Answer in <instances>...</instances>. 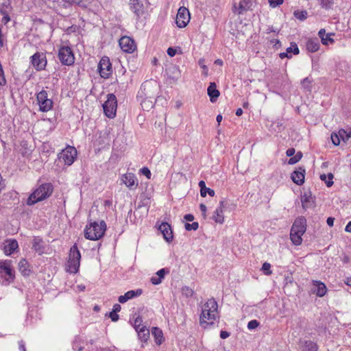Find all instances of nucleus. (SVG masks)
I'll use <instances>...</instances> for the list:
<instances>
[{"label": "nucleus", "instance_id": "17", "mask_svg": "<svg viewBox=\"0 0 351 351\" xmlns=\"http://www.w3.org/2000/svg\"><path fill=\"white\" fill-rule=\"evenodd\" d=\"M305 169L300 167L291 173L292 181L298 185H302L304 182Z\"/></svg>", "mask_w": 351, "mask_h": 351}, {"label": "nucleus", "instance_id": "53", "mask_svg": "<svg viewBox=\"0 0 351 351\" xmlns=\"http://www.w3.org/2000/svg\"><path fill=\"white\" fill-rule=\"evenodd\" d=\"M141 105L144 109H149L152 108L154 106V103L152 101H147L145 99L143 101H142Z\"/></svg>", "mask_w": 351, "mask_h": 351}, {"label": "nucleus", "instance_id": "28", "mask_svg": "<svg viewBox=\"0 0 351 351\" xmlns=\"http://www.w3.org/2000/svg\"><path fill=\"white\" fill-rule=\"evenodd\" d=\"M19 269L23 276H29L32 271L29 264L25 258H23L19 261Z\"/></svg>", "mask_w": 351, "mask_h": 351}, {"label": "nucleus", "instance_id": "3", "mask_svg": "<svg viewBox=\"0 0 351 351\" xmlns=\"http://www.w3.org/2000/svg\"><path fill=\"white\" fill-rule=\"evenodd\" d=\"M81 254L77 247L73 245L69 251V259L66 265V270L71 274H75L78 271L80 265Z\"/></svg>", "mask_w": 351, "mask_h": 351}, {"label": "nucleus", "instance_id": "14", "mask_svg": "<svg viewBox=\"0 0 351 351\" xmlns=\"http://www.w3.org/2000/svg\"><path fill=\"white\" fill-rule=\"evenodd\" d=\"M226 206V202L224 200H221L219 202V206L214 211L212 218L216 223L221 224L224 222L223 212Z\"/></svg>", "mask_w": 351, "mask_h": 351}, {"label": "nucleus", "instance_id": "47", "mask_svg": "<svg viewBox=\"0 0 351 351\" xmlns=\"http://www.w3.org/2000/svg\"><path fill=\"white\" fill-rule=\"evenodd\" d=\"M260 323L256 319L251 320L247 324V328L249 330H254L256 329Z\"/></svg>", "mask_w": 351, "mask_h": 351}, {"label": "nucleus", "instance_id": "63", "mask_svg": "<svg viewBox=\"0 0 351 351\" xmlns=\"http://www.w3.org/2000/svg\"><path fill=\"white\" fill-rule=\"evenodd\" d=\"M184 219L187 221H192L194 219V217L191 214H186L184 215Z\"/></svg>", "mask_w": 351, "mask_h": 351}, {"label": "nucleus", "instance_id": "57", "mask_svg": "<svg viewBox=\"0 0 351 351\" xmlns=\"http://www.w3.org/2000/svg\"><path fill=\"white\" fill-rule=\"evenodd\" d=\"M151 282L153 285H159L160 283H161L162 279H160L158 276L155 275L151 278Z\"/></svg>", "mask_w": 351, "mask_h": 351}, {"label": "nucleus", "instance_id": "25", "mask_svg": "<svg viewBox=\"0 0 351 351\" xmlns=\"http://www.w3.org/2000/svg\"><path fill=\"white\" fill-rule=\"evenodd\" d=\"M252 5V3L250 0H241L239 5L237 6L236 3L234 5L233 12L238 14H242L243 12L247 11L250 9Z\"/></svg>", "mask_w": 351, "mask_h": 351}, {"label": "nucleus", "instance_id": "62", "mask_svg": "<svg viewBox=\"0 0 351 351\" xmlns=\"http://www.w3.org/2000/svg\"><path fill=\"white\" fill-rule=\"evenodd\" d=\"M199 208H200V210L202 213V215L206 217V210H207V208L206 206L203 204H201L200 206H199Z\"/></svg>", "mask_w": 351, "mask_h": 351}, {"label": "nucleus", "instance_id": "30", "mask_svg": "<svg viewBox=\"0 0 351 351\" xmlns=\"http://www.w3.org/2000/svg\"><path fill=\"white\" fill-rule=\"evenodd\" d=\"M32 248L39 254H42L45 252V243L42 239L34 237L32 240Z\"/></svg>", "mask_w": 351, "mask_h": 351}, {"label": "nucleus", "instance_id": "13", "mask_svg": "<svg viewBox=\"0 0 351 351\" xmlns=\"http://www.w3.org/2000/svg\"><path fill=\"white\" fill-rule=\"evenodd\" d=\"M119 45L123 51L128 53H133L136 49L134 40L129 36H122L119 40Z\"/></svg>", "mask_w": 351, "mask_h": 351}, {"label": "nucleus", "instance_id": "54", "mask_svg": "<svg viewBox=\"0 0 351 351\" xmlns=\"http://www.w3.org/2000/svg\"><path fill=\"white\" fill-rule=\"evenodd\" d=\"M321 40L323 45H328V42H333V39L331 38V34L325 35V36L322 38Z\"/></svg>", "mask_w": 351, "mask_h": 351}, {"label": "nucleus", "instance_id": "59", "mask_svg": "<svg viewBox=\"0 0 351 351\" xmlns=\"http://www.w3.org/2000/svg\"><path fill=\"white\" fill-rule=\"evenodd\" d=\"M230 333L228 331L221 330V332H220V337L223 339L228 338V337H230Z\"/></svg>", "mask_w": 351, "mask_h": 351}, {"label": "nucleus", "instance_id": "11", "mask_svg": "<svg viewBox=\"0 0 351 351\" xmlns=\"http://www.w3.org/2000/svg\"><path fill=\"white\" fill-rule=\"evenodd\" d=\"M191 19L189 10L184 6H181L177 13L176 23L178 27H185Z\"/></svg>", "mask_w": 351, "mask_h": 351}, {"label": "nucleus", "instance_id": "55", "mask_svg": "<svg viewBox=\"0 0 351 351\" xmlns=\"http://www.w3.org/2000/svg\"><path fill=\"white\" fill-rule=\"evenodd\" d=\"M141 172L143 175L145 176L147 178H148V179L151 178L152 173L147 167H143L141 169Z\"/></svg>", "mask_w": 351, "mask_h": 351}, {"label": "nucleus", "instance_id": "7", "mask_svg": "<svg viewBox=\"0 0 351 351\" xmlns=\"http://www.w3.org/2000/svg\"><path fill=\"white\" fill-rule=\"evenodd\" d=\"M37 102L41 112H48L53 107V101L48 98V94L46 90H42L37 94Z\"/></svg>", "mask_w": 351, "mask_h": 351}, {"label": "nucleus", "instance_id": "43", "mask_svg": "<svg viewBox=\"0 0 351 351\" xmlns=\"http://www.w3.org/2000/svg\"><path fill=\"white\" fill-rule=\"evenodd\" d=\"M319 5L325 9H329L333 5V0H318Z\"/></svg>", "mask_w": 351, "mask_h": 351}, {"label": "nucleus", "instance_id": "23", "mask_svg": "<svg viewBox=\"0 0 351 351\" xmlns=\"http://www.w3.org/2000/svg\"><path fill=\"white\" fill-rule=\"evenodd\" d=\"M300 52L299 48L298 45L293 43L291 44V46L287 47L285 52H282L279 54V57L281 59H284L285 58H291L293 56L298 54Z\"/></svg>", "mask_w": 351, "mask_h": 351}, {"label": "nucleus", "instance_id": "29", "mask_svg": "<svg viewBox=\"0 0 351 351\" xmlns=\"http://www.w3.org/2000/svg\"><path fill=\"white\" fill-rule=\"evenodd\" d=\"M302 351H317V344L311 340L300 341Z\"/></svg>", "mask_w": 351, "mask_h": 351}, {"label": "nucleus", "instance_id": "8", "mask_svg": "<svg viewBox=\"0 0 351 351\" xmlns=\"http://www.w3.org/2000/svg\"><path fill=\"white\" fill-rule=\"evenodd\" d=\"M58 58L64 65H72L75 61L73 52L69 47H62L59 49Z\"/></svg>", "mask_w": 351, "mask_h": 351}, {"label": "nucleus", "instance_id": "34", "mask_svg": "<svg viewBox=\"0 0 351 351\" xmlns=\"http://www.w3.org/2000/svg\"><path fill=\"white\" fill-rule=\"evenodd\" d=\"M304 234H299L298 232H290V239L295 245H300L302 243V237Z\"/></svg>", "mask_w": 351, "mask_h": 351}, {"label": "nucleus", "instance_id": "52", "mask_svg": "<svg viewBox=\"0 0 351 351\" xmlns=\"http://www.w3.org/2000/svg\"><path fill=\"white\" fill-rule=\"evenodd\" d=\"M268 2L271 7L276 8L277 6H279L280 5L282 4L284 0H268Z\"/></svg>", "mask_w": 351, "mask_h": 351}, {"label": "nucleus", "instance_id": "48", "mask_svg": "<svg viewBox=\"0 0 351 351\" xmlns=\"http://www.w3.org/2000/svg\"><path fill=\"white\" fill-rule=\"evenodd\" d=\"M198 64H199V65L200 66V67L203 70L202 71L203 75H204L205 76H207L208 75V67L204 64V59H200L198 61Z\"/></svg>", "mask_w": 351, "mask_h": 351}, {"label": "nucleus", "instance_id": "22", "mask_svg": "<svg viewBox=\"0 0 351 351\" xmlns=\"http://www.w3.org/2000/svg\"><path fill=\"white\" fill-rule=\"evenodd\" d=\"M18 242L14 239L7 240L3 245V252L5 255H11L14 252L18 249Z\"/></svg>", "mask_w": 351, "mask_h": 351}, {"label": "nucleus", "instance_id": "61", "mask_svg": "<svg viewBox=\"0 0 351 351\" xmlns=\"http://www.w3.org/2000/svg\"><path fill=\"white\" fill-rule=\"evenodd\" d=\"M295 149L289 148L287 150L286 154L287 156L291 157L295 154Z\"/></svg>", "mask_w": 351, "mask_h": 351}, {"label": "nucleus", "instance_id": "49", "mask_svg": "<svg viewBox=\"0 0 351 351\" xmlns=\"http://www.w3.org/2000/svg\"><path fill=\"white\" fill-rule=\"evenodd\" d=\"M331 140H332V143L335 145H339L341 139H340L339 133L338 134L332 133L331 134Z\"/></svg>", "mask_w": 351, "mask_h": 351}, {"label": "nucleus", "instance_id": "41", "mask_svg": "<svg viewBox=\"0 0 351 351\" xmlns=\"http://www.w3.org/2000/svg\"><path fill=\"white\" fill-rule=\"evenodd\" d=\"M302 154L301 152H298L295 156L293 155L289 160L288 163L289 165H294L301 160Z\"/></svg>", "mask_w": 351, "mask_h": 351}, {"label": "nucleus", "instance_id": "2", "mask_svg": "<svg viewBox=\"0 0 351 351\" xmlns=\"http://www.w3.org/2000/svg\"><path fill=\"white\" fill-rule=\"evenodd\" d=\"M53 192V186L50 183H45L38 186L28 197L27 204L33 205L47 198Z\"/></svg>", "mask_w": 351, "mask_h": 351}, {"label": "nucleus", "instance_id": "26", "mask_svg": "<svg viewBox=\"0 0 351 351\" xmlns=\"http://www.w3.org/2000/svg\"><path fill=\"white\" fill-rule=\"evenodd\" d=\"M151 333L154 338L155 343L160 346L165 341L162 330L158 327H152Z\"/></svg>", "mask_w": 351, "mask_h": 351}, {"label": "nucleus", "instance_id": "56", "mask_svg": "<svg viewBox=\"0 0 351 351\" xmlns=\"http://www.w3.org/2000/svg\"><path fill=\"white\" fill-rule=\"evenodd\" d=\"M168 271L166 270V269H161L156 273V275L162 280L165 277V274Z\"/></svg>", "mask_w": 351, "mask_h": 351}, {"label": "nucleus", "instance_id": "20", "mask_svg": "<svg viewBox=\"0 0 351 351\" xmlns=\"http://www.w3.org/2000/svg\"><path fill=\"white\" fill-rule=\"evenodd\" d=\"M12 8L9 3H3L0 5V14L3 16L2 23L7 24L10 21V12Z\"/></svg>", "mask_w": 351, "mask_h": 351}, {"label": "nucleus", "instance_id": "6", "mask_svg": "<svg viewBox=\"0 0 351 351\" xmlns=\"http://www.w3.org/2000/svg\"><path fill=\"white\" fill-rule=\"evenodd\" d=\"M117 108L116 96L114 94H109L107 100L103 104L104 114L108 118L113 119L116 116Z\"/></svg>", "mask_w": 351, "mask_h": 351}, {"label": "nucleus", "instance_id": "24", "mask_svg": "<svg viewBox=\"0 0 351 351\" xmlns=\"http://www.w3.org/2000/svg\"><path fill=\"white\" fill-rule=\"evenodd\" d=\"M131 10L138 18L143 14V5L139 0H130Z\"/></svg>", "mask_w": 351, "mask_h": 351}, {"label": "nucleus", "instance_id": "16", "mask_svg": "<svg viewBox=\"0 0 351 351\" xmlns=\"http://www.w3.org/2000/svg\"><path fill=\"white\" fill-rule=\"evenodd\" d=\"M121 181L130 189H134L138 186L136 178L132 173L123 174L121 176Z\"/></svg>", "mask_w": 351, "mask_h": 351}, {"label": "nucleus", "instance_id": "40", "mask_svg": "<svg viewBox=\"0 0 351 351\" xmlns=\"http://www.w3.org/2000/svg\"><path fill=\"white\" fill-rule=\"evenodd\" d=\"M193 293V290L188 286H184L182 288V294L186 298L192 297Z\"/></svg>", "mask_w": 351, "mask_h": 351}, {"label": "nucleus", "instance_id": "31", "mask_svg": "<svg viewBox=\"0 0 351 351\" xmlns=\"http://www.w3.org/2000/svg\"><path fill=\"white\" fill-rule=\"evenodd\" d=\"M207 92L211 102H215L220 95L219 91L217 89L215 82L210 83Z\"/></svg>", "mask_w": 351, "mask_h": 351}, {"label": "nucleus", "instance_id": "50", "mask_svg": "<svg viewBox=\"0 0 351 351\" xmlns=\"http://www.w3.org/2000/svg\"><path fill=\"white\" fill-rule=\"evenodd\" d=\"M204 307H217V303L214 298H210L206 302Z\"/></svg>", "mask_w": 351, "mask_h": 351}, {"label": "nucleus", "instance_id": "51", "mask_svg": "<svg viewBox=\"0 0 351 351\" xmlns=\"http://www.w3.org/2000/svg\"><path fill=\"white\" fill-rule=\"evenodd\" d=\"M199 186L200 187V194L202 197H206V184L205 182L203 180H201L199 182Z\"/></svg>", "mask_w": 351, "mask_h": 351}, {"label": "nucleus", "instance_id": "44", "mask_svg": "<svg viewBox=\"0 0 351 351\" xmlns=\"http://www.w3.org/2000/svg\"><path fill=\"white\" fill-rule=\"evenodd\" d=\"M261 271L264 273V274L269 276L272 274V271L271 270V265L269 263H264L263 264Z\"/></svg>", "mask_w": 351, "mask_h": 351}, {"label": "nucleus", "instance_id": "19", "mask_svg": "<svg viewBox=\"0 0 351 351\" xmlns=\"http://www.w3.org/2000/svg\"><path fill=\"white\" fill-rule=\"evenodd\" d=\"M142 293H143V291L141 289H138L136 290L128 291L124 295H120L118 298V301L120 303L123 304L129 300H131L135 297L141 295L142 294Z\"/></svg>", "mask_w": 351, "mask_h": 351}, {"label": "nucleus", "instance_id": "42", "mask_svg": "<svg viewBox=\"0 0 351 351\" xmlns=\"http://www.w3.org/2000/svg\"><path fill=\"white\" fill-rule=\"evenodd\" d=\"M338 133L339 134L340 139L344 142L348 141L349 138L351 137V132L348 134L346 130L343 129L340 130Z\"/></svg>", "mask_w": 351, "mask_h": 351}, {"label": "nucleus", "instance_id": "32", "mask_svg": "<svg viewBox=\"0 0 351 351\" xmlns=\"http://www.w3.org/2000/svg\"><path fill=\"white\" fill-rule=\"evenodd\" d=\"M136 332L138 334V339L142 342L147 341L149 338L150 331L145 326H142V327L136 330Z\"/></svg>", "mask_w": 351, "mask_h": 351}, {"label": "nucleus", "instance_id": "36", "mask_svg": "<svg viewBox=\"0 0 351 351\" xmlns=\"http://www.w3.org/2000/svg\"><path fill=\"white\" fill-rule=\"evenodd\" d=\"M333 178H334V176L331 173H329L327 175H326V174L320 175V179L322 181L325 182V183L328 187H330L333 184V181H332Z\"/></svg>", "mask_w": 351, "mask_h": 351}, {"label": "nucleus", "instance_id": "46", "mask_svg": "<svg viewBox=\"0 0 351 351\" xmlns=\"http://www.w3.org/2000/svg\"><path fill=\"white\" fill-rule=\"evenodd\" d=\"M199 228V223L197 222H193L192 223H186L185 224V229L188 231L197 230Z\"/></svg>", "mask_w": 351, "mask_h": 351}, {"label": "nucleus", "instance_id": "45", "mask_svg": "<svg viewBox=\"0 0 351 351\" xmlns=\"http://www.w3.org/2000/svg\"><path fill=\"white\" fill-rule=\"evenodd\" d=\"M307 12L306 11H295L294 12V16L300 19V20H304L307 17Z\"/></svg>", "mask_w": 351, "mask_h": 351}, {"label": "nucleus", "instance_id": "12", "mask_svg": "<svg viewBox=\"0 0 351 351\" xmlns=\"http://www.w3.org/2000/svg\"><path fill=\"white\" fill-rule=\"evenodd\" d=\"M98 69L101 77L107 79L112 73V64L110 59L104 56L101 58L98 65Z\"/></svg>", "mask_w": 351, "mask_h": 351}, {"label": "nucleus", "instance_id": "21", "mask_svg": "<svg viewBox=\"0 0 351 351\" xmlns=\"http://www.w3.org/2000/svg\"><path fill=\"white\" fill-rule=\"evenodd\" d=\"M159 230L163 234L164 239L170 242L173 239V232L170 225L167 223H162L159 226Z\"/></svg>", "mask_w": 351, "mask_h": 351}, {"label": "nucleus", "instance_id": "4", "mask_svg": "<svg viewBox=\"0 0 351 351\" xmlns=\"http://www.w3.org/2000/svg\"><path fill=\"white\" fill-rule=\"evenodd\" d=\"M0 277L3 279V284L9 285L13 282L15 275L10 260L0 261Z\"/></svg>", "mask_w": 351, "mask_h": 351}, {"label": "nucleus", "instance_id": "27", "mask_svg": "<svg viewBox=\"0 0 351 351\" xmlns=\"http://www.w3.org/2000/svg\"><path fill=\"white\" fill-rule=\"evenodd\" d=\"M130 323L134 327L135 330L141 328L143 325V318L139 313L132 314L130 317Z\"/></svg>", "mask_w": 351, "mask_h": 351}, {"label": "nucleus", "instance_id": "39", "mask_svg": "<svg viewBox=\"0 0 351 351\" xmlns=\"http://www.w3.org/2000/svg\"><path fill=\"white\" fill-rule=\"evenodd\" d=\"M311 82L312 81L308 77H306L302 81L301 84L305 90L310 92L312 87Z\"/></svg>", "mask_w": 351, "mask_h": 351}, {"label": "nucleus", "instance_id": "15", "mask_svg": "<svg viewBox=\"0 0 351 351\" xmlns=\"http://www.w3.org/2000/svg\"><path fill=\"white\" fill-rule=\"evenodd\" d=\"M306 229V219L303 217L297 218L292 227V232H298L299 234H304Z\"/></svg>", "mask_w": 351, "mask_h": 351}, {"label": "nucleus", "instance_id": "33", "mask_svg": "<svg viewBox=\"0 0 351 351\" xmlns=\"http://www.w3.org/2000/svg\"><path fill=\"white\" fill-rule=\"evenodd\" d=\"M319 48V42L317 38L309 39L306 43V49L310 52H315Z\"/></svg>", "mask_w": 351, "mask_h": 351}, {"label": "nucleus", "instance_id": "5", "mask_svg": "<svg viewBox=\"0 0 351 351\" xmlns=\"http://www.w3.org/2000/svg\"><path fill=\"white\" fill-rule=\"evenodd\" d=\"M202 314L199 317V323L204 328H206L208 326L213 325V322L216 320L217 318L219 317L218 308H213V311L211 308H202Z\"/></svg>", "mask_w": 351, "mask_h": 351}, {"label": "nucleus", "instance_id": "35", "mask_svg": "<svg viewBox=\"0 0 351 351\" xmlns=\"http://www.w3.org/2000/svg\"><path fill=\"white\" fill-rule=\"evenodd\" d=\"M301 202H302V207L304 208H307L312 205L313 198L311 195H308L306 193H305L301 197Z\"/></svg>", "mask_w": 351, "mask_h": 351}, {"label": "nucleus", "instance_id": "1", "mask_svg": "<svg viewBox=\"0 0 351 351\" xmlns=\"http://www.w3.org/2000/svg\"><path fill=\"white\" fill-rule=\"evenodd\" d=\"M106 230L105 221H101L99 223L90 222L84 229V237L86 239L96 241L101 238Z\"/></svg>", "mask_w": 351, "mask_h": 351}, {"label": "nucleus", "instance_id": "9", "mask_svg": "<svg viewBox=\"0 0 351 351\" xmlns=\"http://www.w3.org/2000/svg\"><path fill=\"white\" fill-rule=\"evenodd\" d=\"M30 62L37 71L45 70L47 64L46 55L41 52H36L32 55L30 57Z\"/></svg>", "mask_w": 351, "mask_h": 351}, {"label": "nucleus", "instance_id": "18", "mask_svg": "<svg viewBox=\"0 0 351 351\" xmlns=\"http://www.w3.org/2000/svg\"><path fill=\"white\" fill-rule=\"evenodd\" d=\"M311 291L317 296L322 297L326 294L327 288L324 283L320 281L313 280Z\"/></svg>", "mask_w": 351, "mask_h": 351}, {"label": "nucleus", "instance_id": "37", "mask_svg": "<svg viewBox=\"0 0 351 351\" xmlns=\"http://www.w3.org/2000/svg\"><path fill=\"white\" fill-rule=\"evenodd\" d=\"M121 308H112V311L109 313H106V316H108L112 322H117L119 318L118 313L121 311Z\"/></svg>", "mask_w": 351, "mask_h": 351}, {"label": "nucleus", "instance_id": "10", "mask_svg": "<svg viewBox=\"0 0 351 351\" xmlns=\"http://www.w3.org/2000/svg\"><path fill=\"white\" fill-rule=\"evenodd\" d=\"M77 156V150L74 147L68 146L59 154V160L66 165L73 163Z\"/></svg>", "mask_w": 351, "mask_h": 351}, {"label": "nucleus", "instance_id": "58", "mask_svg": "<svg viewBox=\"0 0 351 351\" xmlns=\"http://www.w3.org/2000/svg\"><path fill=\"white\" fill-rule=\"evenodd\" d=\"M73 349L77 351H82L83 350V347L79 346L77 339L73 342Z\"/></svg>", "mask_w": 351, "mask_h": 351}, {"label": "nucleus", "instance_id": "38", "mask_svg": "<svg viewBox=\"0 0 351 351\" xmlns=\"http://www.w3.org/2000/svg\"><path fill=\"white\" fill-rule=\"evenodd\" d=\"M89 0H65L66 2L71 4H76L80 7L86 8Z\"/></svg>", "mask_w": 351, "mask_h": 351}, {"label": "nucleus", "instance_id": "64", "mask_svg": "<svg viewBox=\"0 0 351 351\" xmlns=\"http://www.w3.org/2000/svg\"><path fill=\"white\" fill-rule=\"evenodd\" d=\"M19 349H20L21 350H22V351H26L25 342H24L23 340H21V341L19 342Z\"/></svg>", "mask_w": 351, "mask_h": 351}, {"label": "nucleus", "instance_id": "60", "mask_svg": "<svg viewBox=\"0 0 351 351\" xmlns=\"http://www.w3.org/2000/svg\"><path fill=\"white\" fill-rule=\"evenodd\" d=\"M176 53V49L172 48V47H169L167 49V54L170 56V57H173Z\"/></svg>", "mask_w": 351, "mask_h": 351}]
</instances>
